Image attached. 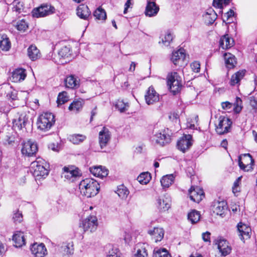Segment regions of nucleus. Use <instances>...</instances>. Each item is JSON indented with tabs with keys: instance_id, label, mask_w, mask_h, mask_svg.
<instances>
[{
	"instance_id": "864d4df0",
	"label": "nucleus",
	"mask_w": 257,
	"mask_h": 257,
	"mask_svg": "<svg viewBox=\"0 0 257 257\" xmlns=\"http://www.w3.org/2000/svg\"><path fill=\"white\" fill-rule=\"evenodd\" d=\"M62 247L64 248V251L66 252L67 254L73 253V248L72 243H65L62 246Z\"/></svg>"
},
{
	"instance_id": "7ed1b4c3",
	"label": "nucleus",
	"mask_w": 257,
	"mask_h": 257,
	"mask_svg": "<svg viewBox=\"0 0 257 257\" xmlns=\"http://www.w3.org/2000/svg\"><path fill=\"white\" fill-rule=\"evenodd\" d=\"M55 122V115L51 112H44L38 117L37 121L38 129L46 132L53 126Z\"/></svg>"
},
{
	"instance_id": "423d86ee",
	"label": "nucleus",
	"mask_w": 257,
	"mask_h": 257,
	"mask_svg": "<svg viewBox=\"0 0 257 257\" xmlns=\"http://www.w3.org/2000/svg\"><path fill=\"white\" fill-rule=\"evenodd\" d=\"M38 151V146L35 142L28 141L22 143L21 153L23 156L28 157L36 156Z\"/></svg>"
},
{
	"instance_id": "20e7f679",
	"label": "nucleus",
	"mask_w": 257,
	"mask_h": 257,
	"mask_svg": "<svg viewBox=\"0 0 257 257\" xmlns=\"http://www.w3.org/2000/svg\"><path fill=\"white\" fill-rule=\"evenodd\" d=\"M167 79L170 92L173 95L180 93L182 88V78L178 73L173 72L168 74Z\"/></svg>"
},
{
	"instance_id": "2f4dec72",
	"label": "nucleus",
	"mask_w": 257,
	"mask_h": 257,
	"mask_svg": "<svg viewBox=\"0 0 257 257\" xmlns=\"http://www.w3.org/2000/svg\"><path fill=\"white\" fill-rule=\"evenodd\" d=\"M28 55L32 61H35L40 57L41 54L37 48L32 45L28 49Z\"/></svg>"
},
{
	"instance_id": "72a5a7b5",
	"label": "nucleus",
	"mask_w": 257,
	"mask_h": 257,
	"mask_svg": "<svg viewBox=\"0 0 257 257\" xmlns=\"http://www.w3.org/2000/svg\"><path fill=\"white\" fill-rule=\"evenodd\" d=\"M160 38H161V42L160 41L159 43H162L164 46H168L173 41V34L168 30L164 36L162 35Z\"/></svg>"
},
{
	"instance_id": "8fccbe9b",
	"label": "nucleus",
	"mask_w": 257,
	"mask_h": 257,
	"mask_svg": "<svg viewBox=\"0 0 257 257\" xmlns=\"http://www.w3.org/2000/svg\"><path fill=\"white\" fill-rule=\"evenodd\" d=\"M230 0H213V6L218 9L222 10L223 5L226 6L229 4Z\"/></svg>"
},
{
	"instance_id": "09e8293b",
	"label": "nucleus",
	"mask_w": 257,
	"mask_h": 257,
	"mask_svg": "<svg viewBox=\"0 0 257 257\" xmlns=\"http://www.w3.org/2000/svg\"><path fill=\"white\" fill-rule=\"evenodd\" d=\"M59 56L62 58H68L71 55V51L69 47H62L58 52Z\"/></svg>"
},
{
	"instance_id": "4be33fe9",
	"label": "nucleus",
	"mask_w": 257,
	"mask_h": 257,
	"mask_svg": "<svg viewBox=\"0 0 257 257\" xmlns=\"http://www.w3.org/2000/svg\"><path fill=\"white\" fill-rule=\"evenodd\" d=\"M186 54L184 49H180L173 52L171 61L174 65H179L180 62H184L185 59Z\"/></svg>"
},
{
	"instance_id": "5701e85b",
	"label": "nucleus",
	"mask_w": 257,
	"mask_h": 257,
	"mask_svg": "<svg viewBox=\"0 0 257 257\" xmlns=\"http://www.w3.org/2000/svg\"><path fill=\"white\" fill-rule=\"evenodd\" d=\"M13 240L16 247H20L25 244V239L24 232L21 231H16L13 235Z\"/></svg>"
},
{
	"instance_id": "aec40b11",
	"label": "nucleus",
	"mask_w": 257,
	"mask_h": 257,
	"mask_svg": "<svg viewBox=\"0 0 257 257\" xmlns=\"http://www.w3.org/2000/svg\"><path fill=\"white\" fill-rule=\"evenodd\" d=\"M156 205L160 212L167 211L171 206L170 198L165 196L163 198H159L157 200Z\"/></svg>"
},
{
	"instance_id": "4d7b16f0",
	"label": "nucleus",
	"mask_w": 257,
	"mask_h": 257,
	"mask_svg": "<svg viewBox=\"0 0 257 257\" xmlns=\"http://www.w3.org/2000/svg\"><path fill=\"white\" fill-rule=\"evenodd\" d=\"M101 171V166L94 167V168H90V172L94 176L98 177L100 172Z\"/></svg>"
},
{
	"instance_id": "6ab92c4d",
	"label": "nucleus",
	"mask_w": 257,
	"mask_h": 257,
	"mask_svg": "<svg viewBox=\"0 0 257 257\" xmlns=\"http://www.w3.org/2000/svg\"><path fill=\"white\" fill-rule=\"evenodd\" d=\"M159 11V7L154 2L150 1H147L145 14L147 16L151 17L157 15Z\"/></svg>"
},
{
	"instance_id": "ea45409f",
	"label": "nucleus",
	"mask_w": 257,
	"mask_h": 257,
	"mask_svg": "<svg viewBox=\"0 0 257 257\" xmlns=\"http://www.w3.org/2000/svg\"><path fill=\"white\" fill-rule=\"evenodd\" d=\"M86 137L81 134H73L69 137L70 141L74 144H79L83 142Z\"/></svg>"
},
{
	"instance_id": "f257e3e1",
	"label": "nucleus",
	"mask_w": 257,
	"mask_h": 257,
	"mask_svg": "<svg viewBox=\"0 0 257 257\" xmlns=\"http://www.w3.org/2000/svg\"><path fill=\"white\" fill-rule=\"evenodd\" d=\"M80 193L87 198L95 196L100 189L99 184L92 178H86L80 182L79 185Z\"/></svg>"
},
{
	"instance_id": "a211bd4d",
	"label": "nucleus",
	"mask_w": 257,
	"mask_h": 257,
	"mask_svg": "<svg viewBox=\"0 0 257 257\" xmlns=\"http://www.w3.org/2000/svg\"><path fill=\"white\" fill-rule=\"evenodd\" d=\"M32 253L35 257H44L47 254L46 248L43 243H34L31 247Z\"/></svg>"
},
{
	"instance_id": "f3484780",
	"label": "nucleus",
	"mask_w": 257,
	"mask_h": 257,
	"mask_svg": "<svg viewBox=\"0 0 257 257\" xmlns=\"http://www.w3.org/2000/svg\"><path fill=\"white\" fill-rule=\"evenodd\" d=\"M171 137L164 133H158L155 135L153 137V140L156 142V143L161 146H164L171 142Z\"/></svg>"
},
{
	"instance_id": "3c124183",
	"label": "nucleus",
	"mask_w": 257,
	"mask_h": 257,
	"mask_svg": "<svg viewBox=\"0 0 257 257\" xmlns=\"http://www.w3.org/2000/svg\"><path fill=\"white\" fill-rule=\"evenodd\" d=\"M16 28L19 31H25L28 28V25L24 20H22L17 23Z\"/></svg>"
},
{
	"instance_id": "f03ea898",
	"label": "nucleus",
	"mask_w": 257,
	"mask_h": 257,
	"mask_svg": "<svg viewBox=\"0 0 257 257\" xmlns=\"http://www.w3.org/2000/svg\"><path fill=\"white\" fill-rule=\"evenodd\" d=\"M49 166L45 161L41 158H37L35 161L31 164V171L34 176L41 178H45L49 174L48 169Z\"/></svg>"
},
{
	"instance_id": "c9c22d12",
	"label": "nucleus",
	"mask_w": 257,
	"mask_h": 257,
	"mask_svg": "<svg viewBox=\"0 0 257 257\" xmlns=\"http://www.w3.org/2000/svg\"><path fill=\"white\" fill-rule=\"evenodd\" d=\"M65 83L66 86L69 88H74L79 85L76 79L73 75L67 77Z\"/></svg>"
},
{
	"instance_id": "052dcab7",
	"label": "nucleus",
	"mask_w": 257,
	"mask_h": 257,
	"mask_svg": "<svg viewBox=\"0 0 257 257\" xmlns=\"http://www.w3.org/2000/svg\"><path fill=\"white\" fill-rule=\"evenodd\" d=\"M234 11L230 9V10L228 12H227L224 14V17H226V20H225L224 18H223V22H224L225 21H228L230 18L234 16Z\"/></svg>"
},
{
	"instance_id": "680f3d73",
	"label": "nucleus",
	"mask_w": 257,
	"mask_h": 257,
	"mask_svg": "<svg viewBox=\"0 0 257 257\" xmlns=\"http://www.w3.org/2000/svg\"><path fill=\"white\" fill-rule=\"evenodd\" d=\"M7 96L9 97L12 100H16L17 98V93L16 91L8 92L7 94Z\"/></svg>"
},
{
	"instance_id": "39448f33",
	"label": "nucleus",
	"mask_w": 257,
	"mask_h": 257,
	"mask_svg": "<svg viewBox=\"0 0 257 257\" xmlns=\"http://www.w3.org/2000/svg\"><path fill=\"white\" fill-rule=\"evenodd\" d=\"M55 12V9L53 6L48 4L42 5L40 7L34 9L32 12V15L34 18H42Z\"/></svg>"
},
{
	"instance_id": "bb28decb",
	"label": "nucleus",
	"mask_w": 257,
	"mask_h": 257,
	"mask_svg": "<svg viewBox=\"0 0 257 257\" xmlns=\"http://www.w3.org/2000/svg\"><path fill=\"white\" fill-rule=\"evenodd\" d=\"M90 14L88 7L86 5H81L77 9V15L82 19L87 20Z\"/></svg>"
},
{
	"instance_id": "c756f323",
	"label": "nucleus",
	"mask_w": 257,
	"mask_h": 257,
	"mask_svg": "<svg viewBox=\"0 0 257 257\" xmlns=\"http://www.w3.org/2000/svg\"><path fill=\"white\" fill-rule=\"evenodd\" d=\"M64 177L67 179H71L79 176L80 173L78 169H73L72 167L69 168L64 167L63 168Z\"/></svg>"
},
{
	"instance_id": "c03bdc74",
	"label": "nucleus",
	"mask_w": 257,
	"mask_h": 257,
	"mask_svg": "<svg viewBox=\"0 0 257 257\" xmlns=\"http://www.w3.org/2000/svg\"><path fill=\"white\" fill-rule=\"evenodd\" d=\"M170 254L164 248H155L154 250V257H169Z\"/></svg>"
},
{
	"instance_id": "a19ab883",
	"label": "nucleus",
	"mask_w": 257,
	"mask_h": 257,
	"mask_svg": "<svg viewBox=\"0 0 257 257\" xmlns=\"http://www.w3.org/2000/svg\"><path fill=\"white\" fill-rule=\"evenodd\" d=\"M151 179V174L148 172L142 173L137 178V180L142 184H147Z\"/></svg>"
},
{
	"instance_id": "f8f14e48",
	"label": "nucleus",
	"mask_w": 257,
	"mask_h": 257,
	"mask_svg": "<svg viewBox=\"0 0 257 257\" xmlns=\"http://www.w3.org/2000/svg\"><path fill=\"white\" fill-rule=\"evenodd\" d=\"M212 209L214 213L218 215L223 216L227 211L228 206L224 200H214L211 205Z\"/></svg>"
},
{
	"instance_id": "a18cd8bd",
	"label": "nucleus",
	"mask_w": 257,
	"mask_h": 257,
	"mask_svg": "<svg viewBox=\"0 0 257 257\" xmlns=\"http://www.w3.org/2000/svg\"><path fill=\"white\" fill-rule=\"evenodd\" d=\"M115 107L120 112H123L127 110L129 104L127 102L125 103L123 100H118L116 102Z\"/></svg>"
},
{
	"instance_id": "e2e57ef3",
	"label": "nucleus",
	"mask_w": 257,
	"mask_h": 257,
	"mask_svg": "<svg viewBox=\"0 0 257 257\" xmlns=\"http://www.w3.org/2000/svg\"><path fill=\"white\" fill-rule=\"evenodd\" d=\"M221 105L223 109L227 110L231 108L232 104L228 101H226L222 102Z\"/></svg>"
},
{
	"instance_id": "dca6fc26",
	"label": "nucleus",
	"mask_w": 257,
	"mask_h": 257,
	"mask_svg": "<svg viewBox=\"0 0 257 257\" xmlns=\"http://www.w3.org/2000/svg\"><path fill=\"white\" fill-rule=\"evenodd\" d=\"M111 134L108 129L103 127L99 133V144L101 149L105 147L110 140Z\"/></svg>"
},
{
	"instance_id": "37998d69",
	"label": "nucleus",
	"mask_w": 257,
	"mask_h": 257,
	"mask_svg": "<svg viewBox=\"0 0 257 257\" xmlns=\"http://www.w3.org/2000/svg\"><path fill=\"white\" fill-rule=\"evenodd\" d=\"M93 16L97 20H105L106 19V14L104 10L98 8L93 13Z\"/></svg>"
},
{
	"instance_id": "6e6552de",
	"label": "nucleus",
	"mask_w": 257,
	"mask_h": 257,
	"mask_svg": "<svg viewBox=\"0 0 257 257\" xmlns=\"http://www.w3.org/2000/svg\"><path fill=\"white\" fill-rule=\"evenodd\" d=\"M215 243L217 245V248L222 256H226L231 253L232 247L229 242L223 237H218L215 241Z\"/></svg>"
},
{
	"instance_id": "bf43d9fd",
	"label": "nucleus",
	"mask_w": 257,
	"mask_h": 257,
	"mask_svg": "<svg viewBox=\"0 0 257 257\" xmlns=\"http://www.w3.org/2000/svg\"><path fill=\"white\" fill-rule=\"evenodd\" d=\"M186 173L187 175V176L191 178H192V177H194L195 174V172L193 169V168L191 167H188L186 169Z\"/></svg>"
},
{
	"instance_id": "0e129e2a",
	"label": "nucleus",
	"mask_w": 257,
	"mask_h": 257,
	"mask_svg": "<svg viewBox=\"0 0 257 257\" xmlns=\"http://www.w3.org/2000/svg\"><path fill=\"white\" fill-rule=\"evenodd\" d=\"M108 171L105 169L104 168H103L101 167V171L99 173L100 174L98 175V177H100L101 178H103L104 177H106L108 175Z\"/></svg>"
},
{
	"instance_id": "9b49d317",
	"label": "nucleus",
	"mask_w": 257,
	"mask_h": 257,
	"mask_svg": "<svg viewBox=\"0 0 257 257\" xmlns=\"http://www.w3.org/2000/svg\"><path fill=\"white\" fill-rule=\"evenodd\" d=\"M193 142L192 135H183L177 142V148L183 153H185L192 146Z\"/></svg>"
},
{
	"instance_id": "cd10ccee",
	"label": "nucleus",
	"mask_w": 257,
	"mask_h": 257,
	"mask_svg": "<svg viewBox=\"0 0 257 257\" xmlns=\"http://www.w3.org/2000/svg\"><path fill=\"white\" fill-rule=\"evenodd\" d=\"M148 233L153 236L155 242L161 241L164 237V231L162 228L154 227L148 231Z\"/></svg>"
},
{
	"instance_id": "412c9836",
	"label": "nucleus",
	"mask_w": 257,
	"mask_h": 257,
	"mask_svg": "<svg viewBox=\"0 0 257 257\" xmlns=\"http://www.w3.org/2000/svg\"><path fill=\"white\" fill-rule=\"evenodd\" d=\"M217 18V15L213 9L210 8L203 15L204 22L208 25H212Z\"/></svg>"
},
{
	"instance_id": "2eb2a0df",
	"label": "nucleus",
	"mask_w": 257,
	"mask_h": 257,
	"mask_svg": "<svg viewBox=\"0 0 257 257\" xmlns=\"http://www.w3.org/2000/svg\"><path fill=\"white\" fill-rule=\"evenodd\" d=\"M146 102L148 105H152L158 102L160 99L159 94L154 88L151 86L149 87L145 95Z\"/></svg>"
},
{
	"instance_id": "338daca9",
	"label": "nucleus",
	"mask_w": 257,
	"mask_h": 257,
	"mask_svg": "<svg viewBox=\"0 0 257 257\" xmlns=\"http://www.w3.org/2000/svg\"><path fill=\"white\" fill-rule=\"evenodd\" d=\"M241 177H238L234 182L233 186L232 187L233 192L234 191L235 188L239 186L240 182L241 181Z\"/></svg>"
},
{
	"instance_id": "393cba45",
	"label": "nucleus",
	"mask_w": 257,
	"mask_h": 257,
	"mask_svg": "<svg viewBox=\"0 0 257 257\" xmlns=\"http://www.w3.org/2000/svg\"><path fill=\"white\" fill-rule=\"evenodd\" d=\"M26 77V71L23 68L16 69L12 73V81L18 82L23 81Z\"/></svg>"
},
{
	"instance_id": "79ce46f5",
	"label": "nucleus",
	"mask_w": 257,
	"mask_h": 257,
	"mask_svg": "<svg viewBox=\"0 0 257 257\" xmlns=\"http://www.w3.org/2000/svg\"><path fill=\"white\" fill-rule=\"evenodd\" d=\"M136 248H137V253L135 254V257H148L147 250L144 246V245L138 243L136 246Z\"/></svg>"
},
{
	"instance_id": "69168bd1",
	"label": "nucleus",
	"mask_w": 257,
	"mask_h": 257,
	"mask_svg": "<svg viewBox=\"0 0 257 257\" xmlns=\"http://www.w3.org/2000/svg\"><path fill=\"white\" fill-rule=\"evenodd\" d=\"M250 104L253 109L257 108V100L254 98H251L250 99Z\"/></svg>"
},
{
	"instance_id": "5fc2aeb1",
	"label": "nucleus",
	"mask_w": 257,
	"mask_h": 257,
	"mask_svg": "<svg viewBox=\"0 0 257 257\" xmlns=\"http://www.w3.org/2000/svg\"><path fill=\"white\" fill-rule=\"evenodd\" d=\"M24 9V4L23 2H18L17 4L13 8V11H15L19 14L21 13Z\"/></svg>"
},
{
	"instance_id": "4468645a",
	"label": "nucleus",
	"mask_w": 257,
	"mask_h": 257,
	"mask_svg": "<svg viewBox=\"0 0 257 257\" xmlns=\"http://www.w3.org/2000/svg\"><path fill=\"white\" fill-rule=\"evenodd\" d=\"M237 228L238 235L241 240L250 238L251 229L249 226L240 222L237 225Z\"/></svg>"
},
{
	"instance_id": "a878e982",
	"label": "nucleus",
	"mask_w": 257,
	"mask_h": 257,
	"mask_svg": "<svg viewBox=\"0 0 257 257\" xmlns=\"http://www.w3.org/2000/svg\"><path fill=\"white\" fill-rule=\"evenodd\" d=\"M28 122V118H26V116L21 115L18 118L13 120V127L15 129L21 130L26 127Z\"/></svg>"
},
{
	"instance_id": "b1692460",
	"label": "nucleus",
	"mask_w": 257,
	"mask_h": 257,
	"mask_svg": "<svg viewBox=\"0 0 257 257\" xmlns=\"http://www.w3.org/2000/svg\"><path fill=\"white\" fill-rule=\"evenodd\" d=\"M234 41L228 34L222 36L219 40L220 47L228 49L233 46Z\"/></svg>"
},
{
	"instance_id": "49530a36",
	"label": "nucleus",
	"mask_w": 257,
	"mask_h": 257,
	"mask_svg": "<svg viewBox=\"0 0 257 257\" xmlns=\"http://www.w3.org/2000/svg\"><path fill=\"white\" fill-rule=\"evenodd\" d=\"M69 100L68 96H67V93L65 91H63L59 93L57 102L58 105L63 104Z\"/></svg>"
},
{
	"instance_id": "c85d7f7f",
	"label": "nucleus",
	"mask_w": 257,
	"mask_h": 257,
	"mask_svg": "<svg viewBox=\"0 0 257 257\" xmlns=\"http://www.w3.org/2000/svg\"><path fill=\"white\" fill-rule=\"evenodd\" d=\"M245 69L240 70L232 75L229 84L231 86H234L239 83L240 81L244 77L246 73Z\"/></svg>"
},
{
	"instance_id": "13d9d810",
	"label": "nucleus",
	"mask_w": 257,
	"mask_h": 257,
	"mask_svg": "<svg viewBox=\"0 0 257 257\" xmlns=\"http://www.w3.org/2000/svg\"><path fill=\"white\" fill-rule=\"evenodd\" d=\"M210 235L211 233L209 231L203 233L202 235L203 240L205 242L210 243Z\"/></svg>"
},
{
	"instance_id": "473e14b6",
	"label": "nucleus",
	"mask_w": 257,
	"mask_h": 257,
	"mask_svg": "<svg viewBox=\"0 0 257 257\" xmlns=\"http://www.w3.org/2000/svg\"><path fill=\"white\" fill-rule=\"evenodd\" d=\"M83 101L82 99L74 100L69 105V110L76 112L79 111L82 108Z\"/></svg>"
},
{
	"instance_id": "9d476101",
	"label": "nucleus",
	"mask_w": 257,
	"mask_h": 257,
	"mask_svg": "<svg viewBox=\"0 0 257 257\" xmlns=\"http://www.w3.org/2000/svg\"><path fill=\"white\" fill-rule=\"evenodd\" d=\"M219 123L216 127V131L219 135H223L228 133L232 124L231 120L224 116H220L219 118Z\"/></svg>"
},
{
	"instance_id": "603ef678",
	"label": "nucleus",
	"mask_w": 257,
	"mask_h": 257,
	"mask_svg": "<svg viewBox=\"0 0 257 257\" xmlns=\"http://www.w3.org/2000/svg\"><path fill=\"white\" fill-rule=\"evenodd\" d=\"M13 219L15 223L21 222L23 220L22 213L18 210L14 211Z\"/></svg>"
},
{
	"instance_id": "6e6d98bb",
	"label": "nucleus",
	"mask_w": 257,
	"mask_h": 257,
	"mask_svg": "<svg viewBox=\"0 0 257 257\" xmlns=\"http://www.w3.org/2000/svg\"><path fill=\"white\" fill-rule=\"evenodd\" d=\"M191 67L194 72H199L200 69V65L198 62L195 61L191 63Z\"/></svg>"
},
{
	"instance_id": "de8ad7c7",
	"label": "nucleus",
	"mask_w": 257,
	"mask_h": 257,
	"mask_svg": "<svg viewBox=\"0 0 257 257\" xmlns=\"http://www.w3.org/2000/svg\"><path fill=\"white\" fill-rule=\"evenodd\" d=\"M17 138L14 135H7L4 140V144L5 145L13 146L15 144Z\"/></svg>"
},
{
	"instance_id": "774afa93",
	"label": "nucleus",
	"mask_w": 257,
	"mask_h": 257,
	"mask_svg": "<svg viewBox=\"0 0 257 257\" xmlns=\"http://www.w3.org/2000/svg\"><path fill=\"white\" fill-rule=\"evenodd\" d=\"M109 251H110L112 254H119V251L116 247H112L111 250Z\"/></svg>"
},
{
	"instance_id": "58836bf2",
	"label": "nucleus",
	"mask_w": 257,
	"mask_h": 257,
	"mask_svg": "<svg viewBox=\"0 0 257 257\" xmlns=\"http://www.w3.org/2000/svg\"><path fill=\"white\" fill-rule=\"evenodd\" d=\"M116 193L121 199H125L129 194L130 192L125 186L123 185H121L117 187Z\"/></svg>"
},
{
	"instance_id": "1a4fd4ad",
	"label": "nucleus",
	"mask_w": 257,
	"mask_h": 257,
	"mask_svg": "<svg viewBox=\"0 0 257 257\" xmlns=\"http://www.w3.org/2000/svg\"><path fill=\"white\" fill-rule=\"evenodd\" d=\"M97 226V218L94 216H90L82 222L79 227L84 231L91 232L96 230Z\"/></svg>"
},
{
	"instance_id": "f704fd0d",
	"label": "nucleus",
	"mask_w": 257,
	"mask_h": 257,
	"mask_svg": "<svg viewBox=\"0 0 257 257\" xmlns=\"http://www.w3.org/2000/svg\"><path fill=\"white\" fill-rule=\"evenodd\" d=\"M174 180V176L170 174L163 176L160 182L163 188H168L173 183Z\"/></svg>"
},
{
	"instance_id": "4c0bfd02",
	"label": "nucleus",
	"mask_w": 257,
	"mask_h": 257,
	"mask_svg": "<svg viewBox=\"0 0 257 257\" xmlns=\"http://www.w3.org/2000/svg\"><path fill=\"white\" fill-rule=\"evenodd\" d=\"M11 44L7 35H3L0 41V48L3 51H8L11 48Z\"/></svg>"
},
{
	"instance_id": "7c9ffc66",
	"label": "nucleus",
	"mask_w": 257,
	"mask_h": 257,
	"mask_svg": "<svg viewBox=\"0 0 257 257\" xmlns=\"http://www.w3.org/2000/svg\"><path fill=\"white\" fill-rule=\"evenodd\" d=\"M225 63L228 69L233 68L237 64L235 56L230 53H225L224 55Z\"/></svg>"
},
{
	"instance_id": "e433bc0d",
	"label": "nucleus",
	"mask_w": 257,
	"mask_h": 257,
	"mask_svg": "<svg viewBox=\"0 0 257 257\" xmlns=\"http://www.w3.org/2000/svg\"><path fill=\"white\" fill-rule=\"evenodd\" d=\"M200 219V212L196 210H192L188 214V219L192 223L194 224L199 221Z\"/></svg>"
},
{
	"instance_id": "ddd939ff",
	"label": "nucleus",
	"mask_w": 257,
	"mask_h": 257,
	"mask_svg": "<svg viewBox=\"0 0 257 257\" xmlns=\"http://www.w3.org/2000/svg\"><path fill=\"white\" fill-rule=\"evenodd\" d=\"M189 194L191 200L195 202H200L204 197L205 195L202 189L192 186L189 190Z\"/></svg>"
},
{
	"instance_id": "0eeeda50",
	"label": "nucleus",
	"mask_w": 257,
	"mask_h": 257,
	"mask_svg": "<svg viewBox=\"0 0 257 257\" xmlns=\"http://www.w3.org/2000/svg\"><path fill=\"white\" fill-rule=\"evenodd\" d=\"M253 164L254 160L249 154H244L238 157V165L244 171L252 170Z\"/></svg>"
}]
</instances>
